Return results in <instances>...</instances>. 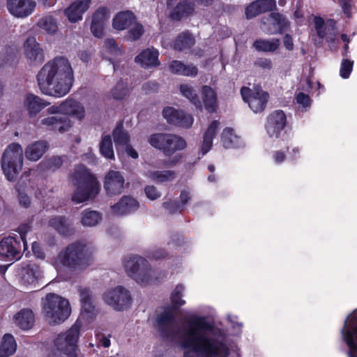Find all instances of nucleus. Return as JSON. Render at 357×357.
Returning <instances> with one entry per match:
<instances>
[{
    "label": "nucleus",
    "mask_w": 357,
    "mask_h": 357,
    "mask_svg": "<svg viewBox=\"0 0 357 357\" xmlns=\"http://www.w3.org/2000/svg\"><path fill=\"white\" fill-rule=\"evenodd\" d=\"M110 17V10L107 7L98 8L92 16L91 22H105Z\"/></svg>",
    "instance_id": "nucleus-51"
},
{
    "label": "nucleus",
    "mask_w": 357,
    "mask_h": 357,
    "mask_svg": "<svg viewBox=\"0 0 357 357\" xmlns=\"http://www.w3.org/2000/svg\"><path fill=\"white\" fill-rule=\"evenodd\" d=\"M220 122L217 120L211 121L203 132V140L201 146L202 155L207 153L213 146V140L220 130Z\"/></svg>",
    "instance_id": "nucleus-26"
},
{
    "label": "nucleus",
    "mask_w": 357,
    "mask_h": 357,
    "mask_svg": "<svg viewBox=\"0 0 357 357\" xmlns=\"http://www.w3.org/2000/svg\"><path fill=\"white\" fill-rule=\"evenodd\" d=\"M139 202L132 197L124 196L111 207L112 213L116 215H125L137 211Z\"/></svg>",
    "instance_id": "nucleus-23"
},
{
    "label": "nucleus",
    "mask_w": 357,
    "mask_h": 357,
    "mask_svg": "<svg viewBox=\"0 0 357 357\" xmlns=\"http://www.w3.org/2000/svg\"><path fill=\"white\" fill-rule=\"evenodd\" d=\"M91 31L97 38H101L105 33L104 24H91Z\"/></svg>",
    "instance_id": "nucleus-63"
},
{
    "label": "nucleus",
    "mask_w": 357,
    "mask_h": 357,
    "mask_svg": "<svg viewBox=\"0 0 357 357\" xmlns=\"http://www.w3.org/2000/svg\"><path fill=\"white\" fill-rule=\"evenodd\" d=\"M296 102L304 109L308 108L311 105V99L309 96L302 92L296 95Z\"/></svg>",
    "instance_id": "nucleus-58"
},
{
    "label": "nucleus",
    "mask_w": 357,
    "mask_h": 357,
    "mask_svg": "<svg viewBox=\"0 0 357 357\" xmlns=\"http://www.w3.org/2000/svg\"><path fill=\"white\" fill-rule=\"evenodd\" d=\"M186 145L187 144L185 140L181 137L168 133L163 153L165 155H171L176 151L184 149L186 147Z\"/></svg>",
    "instance_id": "nucleus-31"
},
{
    "label": "nucleus",
    "mask_w": 357,
    "mask_h": 357,
    "mask_svg": "<svg viewBox=\"0 0 357 357\" xmlns=\"http://www.w3.org/2000/svg\"><path fill=\"white\" fill-rule=\"evenodd\" d=\"M17 344L13 336L5 334L0 344V357H9L16 351Z\"/></svg>",
    "instance_id": "nucleus-36"
},
{
    "label": "nucleus",
    "mask_w": 357,
    "mask_h": 357,
    "mask_svg": "<svg viewBox=\"0 0 357 357\" xmlns=\"http://www.w3.org/2000/svg\"><path fill=\"white\" fill-rule=\"evenodd\" d=\"M100 151L101 155L107 159L114 158L112 141L109 135L102 137L100 143Z\"/></svg>",
    "instance_id": "nucleus-44"
},
{
    "label": "nucleus",
    "mask_w": 357,
    "mask_h": 357,
    "mask_svg": "<svg viewBox=\"0 0 357 357\" xmlns=\"http://www.w3.org/2000/svg\"><path fill=\"white\" fill-rule=\"evenodd\" d=\"M23 165V150L20 144L12 143L4 151L1 158V167L6 178L14 181Z\"/></svg>",
    "instance_id": "nucleus-8"
},
{
    "label": "nucleus",
    "mask_w": 357,
    "mask_h": 357,
    "mask_svg": "<svg viewBox=\"0 0 357 357\" xmlns=\"http://www.w3.org/2000/svg\"><path fill=\"white\" fill-rule=\"evenodd\" d=\"M123 266L128 275L142 286L150 284L155 280V271L144 257H127L123 261Z\"/></svg>",
    "instance_id": "nucleus-7"
},
{
    "label": "nucleus",
    "mask_w": 357,
    "mask_h": 357,
    "mask_svg": "<svg viewBox=\"0 0 357 357\" xmlns=\"http://www.w3.org/2000/svg\"><path fill=\"white\" fill-rule=\"evenodd\" d=\"M286 126L287 116L285 113L280 109H278L268 115L264 128L268 138L273 141L280 142L285 139Z\"/></svg>",
    "instance_id": "nucleus-9"
},
{
    "label": "nucleus",
    "mask_w": 357,
    "mask_h": 357,
    "mask_svg": "<svg viewBox=\"0 0 357 357\" xmlns=\"http://www.w3.org/2000/svg\"><path fill=\"white\" fill-rule=\"evenodd\" d=\"M162 116L168 123L184 128H190L194 121L190 114L172 107H165L162 111Z\"/></svg>",
    "instance_id": "nucleus-16"
},
{
    "label": "nucleus",
    "mask_w": 357,
    "mask_h": 357,
    "mask_svg": "<svg viewBox=\"0 0 357 357\" xmlns=\"http://www.w3.org/2000/svg\"><path fill=\"white\" fill-rule=\"evenodd\" d=\"M60 121L58 116L43 117L38 123L37 127L43 130L54 131L56 130Z\"/></svg>",
    "instance_id": "nucleus-45"
},
{
    "label": "nucleus",
    "mask_w": 357,
    "mask_h": 357,
    "mask_svg": "<svg viewBox=\"0 0 357 357\" xmlns=\"http://www.w3.org/2000/svg\"><path fill=\"white\" fill-rule=\"evenodd\" d=\"M255 66L263 70H269L273 68V63L270 59L268 58H258L255 61Z\"/></svg>",
    "instance_id": "nucleus-61"
},
{
    "label": "nucleus",
    "mask_w": 357,
    "mask_h": 357,
    "mask_svg": "<svg viewBox=\"0 0 357 357\" xmlns=\"http://www.w3.org/2000/svg\"><path fill=\"white\" fill-rule=\"evenodd\" d=\"M158 56L159 52L156 49L149 47L135 57V62L144 68L156 67L160 65Z\"/></svg>",
    "instance_id": "nucleus-27"
},
{
    "label": "nucleus",
    "mask_w": 357,
    "mask_h": 357,
    "mask_svg": "<svg viewBox=\"0 0 357 357\" xmlns=\"http://www.w3.org/2000/svg\"><path fill=\"white\" fill-rule=\"evenodd\" d=\"M241 94L243 100L255 113L264 110L269 98L268 93L259 86L253 89L243 86L241 90Z\"/></svg>",
    "instance_id": "nucleus-13"
},
{
    "label": "nucleus",
    "mask_w": 357,
    "mask_h": 357,
    "mask_svg": "<svg viewBox=\"0 0 357 357\" xmlns=\"http://www.w3.org/2000/svg\"><path fill=\"white\" fill-rule=\"evenodd\" d=\"M31 227L29 224H22L18 229V232L20 235L21 240L23 242L24 250L27 248L26 234L31 231Z\"/></svg>",
    "instance_id": "nucleus-60"
},
{
    "label": "nucleus",
    "mask_w": 357,
    "mask_h": 357,
    "mask_svg": "<svg viewBox=\"0 0 357 357\" xmlns=\"http://www.w3.org/2000/svg\"><path fill=\"white\" fill-rule=\"evenodd\" d=\"M42 311L45 320L50 325H59L70 316L71 308L65 298L49 293L42 299Z\"/></svg>",
    "instance_id": "nucleus-5"
},
{
    "label": "nucleus",
    "mask_w": 357,
    "mask_h": 357,
    "mask_svg": "<svg viewBox=\"0 0 357 357\" xmlns=\"http://www.w3.org/2000/svg\"><path fill=\"white\" fill-rule=\"evenodd\" d=\"M90 0H77L65 10V14L71 22L82 20V14L88 9Z\"/></svg>",
    "instance_id": "nucleus-28"
},
{
    "label": "nucleus",
    "mask_w": 357,
    "mask_h": 357,
    "mask_svg": "<svg viewBox=\"0 0 357 357\" xmlns=\"http://www.w3.org/2000/svg\"><path fill=\"white\" fill-rule=\"evenodd\" d=\"M195 44V39L192 36L184 32L180 34L174 42V48L179 51H183L190 48Z\"/></svg>",
    "instance_id": "nucleus-42"
},
{
    "label": "nucleus",
    "mask_w": 357,
    "mask_h": 357,
    "mask_svg": "<svg viewBox=\"0 0 357 357\" xmlns=\"http://www.w3.org/2000/svg\"><path fill=\"white\" fill-rule=\"evenodd\" d=\"M43 278L40 267L32 263H23L19 271L20 283L26 288H35Z\"/></svg>",
    "instance_id": "nucleus-14"
},
{
    "label": "nucleus",
    "mask_w": 357,
    "mask_h": 357,
    "mask_svg": "<svg viewBox=\"0 0 357 357\" xmlns=\"http://www.w3.org/2000/svg\"><path fill=\"white\" fill-rule=\"evenodd\" d=\"M103 301L116 311H123L130 307L132 298L130 291L122 286L106 290L102 294Z\"/></svg>",
    "instance_id": "nucleus-10"
},
{
    "label": "nucleus",
    "mask_w": 357,
    "mask_h": 357,
    "mask_svg": "<svg viewBox=\"0 0 357 357\" xmlns=\"http://www.w3.org/2000/svg\"><path fill=\"white\" fill-rule=\"evenodd\" d=\"M23 104L29 116L34 117L47 107L50 102L33 94H27L24 98Z\"/></svg>",
    "instance_id": "nucleus-25"
},
{
    "label": "nucleus",
    "mask_w": 357,
    "mask_h": 357,
    "mask_svg": "<svg viewBox=\"0 0 357 357\" xmlns=\"http://www.w3.org/2000/svg\"><path fill=\"white\" fill-rule=\"evenodd\" d=\"M181 93L188 99L197 109H202V102L193 87L188 84H183L180 86Z\"/></svg>",
    "instance_id": "nucleus-39"
},
{
    "label": "nucleus",
    "mask_w": 357,
    "mask_h": 357,
    "mask_svg": "<svg viewBox=\"0 0 357 357\" xmlns=\"http://www.w3.org/2000/svg\"><path fill=\"white\" fill-rule=\"evenodd\" d=\"M49 224L61 234L69 235L72 231L70 224L63 217L52 218L50 219Z\"/></svg>",
    "instance_id": "nucleus-38"
},
{
    "label": "nucleus",
    "mask_w": 357,
    "mask_h": 357,
    "mask_svg": "<svg viewBox=\"0 0 357 357\" xmlns=\"http://www.w3.org/2000/svg\"><path fill=\"white\" fill-rule=\"evenodd\" d=\"M21 246L15 238L0 239V261L13 263L21 257Z\"/></svg>",
    "instance_id": "nucleus-15"
},
{
    "label": "nucleus",
    "mask_w": 357,
    "mask_h": 357,
    "mask_svg": "<svg viewBox=\"0 0 357 357\" xmlns=\"http://www.w3.org/2000/svg\"><path fill=\"white\" fill-rule=\"evenodd\" d=\"M253 46L259 52H273L278 49L280 40L278 38L259 39L254 42Z\"/></svg>",
    "instance_id": "nucleus-37"
},
{
    "label": "nucleus",
    "mask_w": 357,
    "mask_h": 357,
    "mask_svg": "<svg viewBox=\"0 0 357 357\" xmlns=\"http://www.w3.org/2000/svg\"><path fill=\"white\" fill-rule=\"evenodd\" d=\"M178 0H167V6L169 9L173 8L170 12V17L173 20L179 21L182 18L192 15L195 12V5L189 0H183L178 3Z\"/></svg>",
    "instance_id": "nucleus-17"
},
{
    "label": "nucleus",
    "mask_w": 357,
    "mask_h": 357,
    "mask_svg": "<svg viewBox=\"0 0 357 357\" xmlns=\"http://www.w3.org/2000/svg\"><path fill=\"white\" fill-rule=\"evenodd\" d=\"M24 52L26 59L31 64H39L44 60L43 51L33 37L28 38L24 42Z\"/></svg>",
    "instance_id": "nucleus-20"
},
{
    "label": "nucleus",
    "mask_w": 357,
    "mask_h": 357,
    "mask_svg": "<svg viewBox=\"0 0 357 357\" xmlns=\"http://www.w3.org/2000/svg\"><path fill=\"white\" fill-rule=\"evenodd\" d=\"M144 193L146 197L152 201L157 199L161 196V192L153 185H146L144 188Z\"/></svg>",
    "instance_id": "nucleus-56"
},
{
    "label": "nucleus",
    "mask_w": 357,
    "mask_h": 357,
    "mask_svg": "<svg viewBox=\"0 0 357 357\" xmlns=\"http://www.w3.org/2000/svg\"><path fill=\"white\" fill-rule=\"evenodd\" d=\"M268 29H264L267 34L274 35L278 33H282L287 28L288 24H268Z\"/></svg>",
    "instance_id": "nucleus-55"
},
{
    "label": "nucleus",
    "mask_w": 357,
    "mask_h": 357,
    "mask_svg": "<svg viewBox=\"0 0 357 357\" xmlns=\"http://www.w3.org/2000/svg\"><path fill=\"white\" fill-rule=\"evenodd\" d=\"M114 142L116 145L126 146L129 142L128 133L123 130L122 126H118L113 131Z\"/></svg>",
    "instance_id": "nucleus-48"
},
{
    "label": "nucleus",
    "mask_w": 357,
    "mask_h": 357,
    "mask_svg": "<svg viewBox=\"0 0 357 357\" xmlns=\"http://www.w3.org/2000/svg\"><path fill=\"white\" fill-rule=\"evenodd\" d=\"M353 65L354 62L352 61L347 59H342L340 70V75L342 78L347 79L349 77L353 69Z\"/></svg>",
    "instance_id": "nucleus-53"
},
{
    "label": "nucleus",
    "mask_w": 357,
    "mask_h": 357,
    "mask_svg": "<svg viewBox=\"0 0 357 357\" xmlns=\"http://www.w3.org/2000/svg\"><path fill=\"white\" fill-rule=\"evenodd\" d=\"M111 94L116 100H121L128 94V88L127 84L120 81L112 89Z\"/></svg>",
    "instance_id": "nucleus-49"
},
{
    "label": "nucleus",
    "mask_w": 357,
    "mask_h": 357,
    "mask_svg": "<svg viewBox=\"0 0 357 357\" xmlns=\"http://www.w3.org/2000/svg\"><path fill=\"white\" fill-rule=\"evenodd\" d=\"M103 51V57L111 62H113L114 56L121 54V50L118 47L114 39L111 38L105 40Z\"/></svg>",
    "instance_id": "nucleus-41"
},
{
    "label": "nucleus",
    "mask_w": 357,
    "mask_h": 357,
    "mask_svg": "<svg viewBox=\"0 0 357 357\" xmlns=\"http://www.w3.org/2000/svg\"><path fill=\"white\" fill-rule=\"evenodd\" d=\"M220 142L225 149H241L245 146L243 139L230 128H225L220 135Z\"/></svg>",
    "instance_id": "nucleus-24"
},
{
    "label": "nucleus",
    "mask_w": 357,
    "mask_h": 357,
    "mask_svg": "<svg viewBox=\"0 0 357 357\" xmlns=\"http://www.w3.org/2000/svg\"><path fill=\"white\" fill-rule=\"evenodd\" d=\"M125 179L121 172L110 170L105 176L104 188L109 195L121 194L124 189Z\"/></svg>",
    "instance_id": "nucleus-18"
},
{
    "label": "nucleus",
    "mask_w": 357,
    "mask_h": 357,
    "mask_svg": "<svg viewBox=\"0 0 357 357\" xmlns=\"http://www.w3.org/2000/svg\"><path fill=\"white\" fill-rule=\"evenodd\" d=\"M15 323L22 329L30 328L34 321L33 312L29 309H22L14 316Z\"/></svg>",
    "instance_id": "nucleus-34"
},
{
    "label": "nucleus",
    "mask_w": 357,
    "mask_h": 357,
    "mask_svg": "<svg viewBox=\"0 0 357 357\" xmlns=\"http://www.w3.org/2000/svg\"><path fill=\"white\" fill-rule=\"evenodd\" d=\"M275 7V0H256L246 7V18L251 20L264 13L272 10Z\"/></svg>",
    "instance_id": "nucleus-22"
},
{
    "label": "nucleus",
    "mask_w": 357,
    "mask_h": 357,
    "mask_svg": "<svg viewBox=\"0 0 357 357\" xmlns=\"http://www.w3.org/2000/svg\"><path fill=\"white\" fill-rule=\"evenodd\" d=\"M81 323L77 321L68 330L58 335L50 357H76Z\"/></svg>",
    "instance_id": "nucleus-6"
},
{
    "label": "nucleus",
    "mask_w": 357,
    "mask_h": 357,
    "mask_svg": "<svg viewBox=\"0 0 357 357\" xmlns=\"http://www.w3.org/2000/svg\"><path fill=\"white\" fill-rule=\"evenodd\" d=\"M89 247L81 242L69 245L54 259V266L58 271L66 268L82 270L86 268L91 261Z\"/></svg>",
    "instance_id": "nucleus-3"
},
{
    "label": "nucleus",
    "mask_w": 357,
    "mask_h": 357,
    "mask_svg": "<svg viewBox=\"0 0 357 357\" xmlns=\"http://www.w3.org/2000/svg\"><path fill=\"white\" fill-rule=\"evenodd\" d=\"M73 123L70 119L60 117L59 123L56 130H58L60 133H64L68 132L73 127Z\"/></svg>",
    "instance_id": "nucleus-59"
},
{
    "label": "nucleus",
    "mask_w": 357,
    "mask_h": 357,
    "mask_svg": "<svg viewBox=\"0 0 357 357\" xmlns=\"http://www.w3.org/2000/svg\"><path fill=\"white\" fill-rule=\"evenodd\" d=\"M102 220L101 214L96 211L86 210L82 213V225L84 227H94Z\"/></svg>",
    "instance_id": "nucleus-40"
},
{
    "label": "nucleus",
    "mask_w": 357,
    "mask_h": 357,
    "mask_svg": "<svg viewBox=\"0 0 357 357\" xmlns=\"http://www.w3.org/2000/svg\"><path fill=\"white\" fill-rule=\"evenodd\" d=\"M340 6H341L343 13L347 17L351 16L352 1L351 0H340Z\"/></svg>",
    "instance_id": "nucleus-62"
},
{
    "label": "nucleus",
    "mask_w": 357,
    "mask_h": 357,
    "mask_svg": "<svg viewBox=\"0 0 357 357\" xmlns=\"http://www.w3.org/2000/svg\"><path fill=\"white\" fill-rule=\"evenodd\" d=\"M71 181L75 187L72 200L77 204L93 199L100 191L96 178L83 165L77 166L71 176Z\"/></svg>",
    "instance_id": "nucleus-4"
},
{
    "label": "nucleus",
    "mask_w": 357,
    "mask_h": 357,
    "mask_svg": "<svg viewBox=\"0 0 357 357\" xmlns=\"http://www.w3.org/2000/svg\"><path fill=\"white\" fill-rule=\"evenodd\" d=\"M48 149V144L46 141L40 140L28 145L24 151L27 160L31 161L38 160Z\"/></svg>",
    "instance_id": "nucleus-30"
},
{
    "label": "nucleus",
    "mask_w": 357,
    "mask_h": 357,
    "mask_svg": "<svg viewBox=\"0 0 357 357\" xmlns=\"http://www.w3.org/2000/svg\"><path fill=\"white\" fill-rule=\"evenodd\" d=\"M169 70L174 74L188 77H195L197 74V68L193 65H185L180 61H172L169 64Z\"/></svg>",
    "instance_id": "nucleus-33"
},
{
    "label": "nucleus",
    "mask_w": 357,
    "mask_h": 357,
    "mask_svg": "<svg viewBox=\"0 0 357 357\" xmlns=\"http://www.w3.org/2000/svg\"><path fill=\"white\" fill-rule=\"evenodd\" d=\"M136 20V16L131 10H123L119 12L114 18L112 22H132Z\"/></svg>",
    "instance_id": "nucleus-50"
},
{
    "label": "nucleus",
    "mask_w": 357,
    "mask_h": 357,
    "mask_svg": "<svg viewBox=\"0 0 357 357\" xmlns=\"http://www.w3.org/2000/svg\"><path fill=\"white\" fill-rule=\"evenodd\" d=\"M162 335L183 351V357H240L238 347L230 342L227 331L208 317L196 313L174 325L170 311L156 320Z\"/></svg>",
    "instance_id": "nucleus-1"
},
{
    "label": "nucleus",
    "mask_w": 357,
    "mask_h": 357,
    "mask_svg": "<svg viewBox=\"0 0 357 357\" xmlns=\"http://www.w3.org/2000/svg\"><path fill=\"white\" fill-rule=\"evenodd\" d=\"M145 255L149 259L158 260L164 258L167 255V253L162 248H154L148 250Z\"/></svg>",
    "instance_id": "nucleus-54"
},
{
    "label": "nucleus",
    "mask_w": 357,
    "mask_h": 357,
    "mask_svg": "<svg viewBox=\"0 0 357 357\" xmlns=\"http://www.w3.org/2000/svg\"><path fill=\"white\" fill-rule=\"evenodd\" d=\"M341 336L349 348V351H347L348 357H357V355L354 354L357 353V309L347 317L344 326L341 329Z\"/></svg>",
    "instance_id": "nucleus-11"
},
{
    "label": "nucleus",
    "mask_w": 357,
    "mask_h": 357,
    "mask_svg": "<svg viewBox=\"0 0 357 357\" xmlns=\"http://www.w3.org/2000/svg\"><path fill=\"white\" fill-rule=\"evenodd\" d=\"M271 159L275 165H281L287 159L286 152L282 149L273 151L271 153Z\"/></svg>",
    "instance_id": "nucleus-57"
},
{
    "label": "nucleus",
    "mask_w": 357,
    "mask_h": 357,
    "mask_svg": "<svg viewBox=\"0 0 357 357\" xmlns=\"http://www.w3.org/2000/svg\"><path fill=\"white\" fill-rule=\"evenodd\" d=\"M36 7L33 0H7V8L11 15L25 17L32 13Z\"/></svg>",
    "instance_id": "nucleus-19"
},
{
    "label": "nucleus",
    "mask_w": 357,
    "mask_h": 357,
    "mask_svg": "<svg viewBox=\"0 0 357 357\" xmlns=\"http://www.w3.org/2000/svg\"><path fill=\"white\" fill-rule=\"evenodd\" d=\"M114 29L118 31L128 30L126 38L129 40H138L144 33L142 24H112Z\"/></svg>",
    "instance_id": "nucleus-32"
},
{
    "label": "nucleus",
    "mask_w": 357,
    "mask_h": 357,
    "mask_svg": "<svg viewBox=\"0 0 357 357\" xmlns=\"http://www.w3.org/2000/svg\"><path fill=\"white\" fill-rule=\"evenodd\" d=\"M168 133H155L149 137V143L154 148L162 152L167 142Z\"/></svg>",
    "instance_id": "nucleus-47"
},
{
    "label": "nucleus",
    "mask_w": 357,
    "mask_h": 357,
    "mask_svg": "<svg viewBox=\"0 0 357 357\" xmlns=\"http://www.w3.org/2000/svg\"><path fill=\"white\" fill-rule=\"evenodd\" d=\"M289 151V160L291 161H296L298 160L301 153V149L298 146H294L290 149L287 148Z\"/></svg>",
    "instance_id": "nucleus-64"
},
{
    "label": "nucleus",
    "mask_w": 357,
    "mask_h": 357,
    "mask_svg": "<svg viewBox=\"0 0 357 357\" xmlns=\"http://www.w3.org/2000/svg\"><path fill=\"white\" fill-rule=\"evenodd\" d=\"M312 36L316 43H321L324 38L333 40L335 36L334 26L331 24H315Z\"/></svg>",
    "instance_id": "nucleus-29"
},
{
    "label": "nucleus",
    "mask_w": 357,
    "mask_h": 357,
    "mask_svg": "<svg viewBox=\"0 0 357 357\" xmlns=\"http://www.w3.org/2000/svg\"><path fill=\"white\" fill-rule=\"evenodd\" d=\"M37 82L43 94L55 98L65 96L74 82V72L70 63L63 56L48 61L38 71Z\"/></svg>",
    "instance_id": "nucleus-2"
},
{
    "label": "nucleus",
    "mask_w": 357,
    "mask_h": 357,
    "mask_svg": "<svg viewBox=\"0 0 357 357\" xmlns=\"http://www.w3.org/2000/svg\"><path fill=\"white\" fill-rule=\"evenodd\" d=\"M79 294L82 310L86 313H93L94 311V305L89 290L86 288H81L79 289Z\"/></svg>",
    "instance_id": "nucleus-43"
},
{
    "label": "nucleus",
    "mask_w": 357,
    "mask_h": 357,
    "mask_svg": "<svg viewBox=\"0 0 357 357\" xmlns=\"http://www.w3.org/2000/svg\"><path fill=\"white\" fill-rule=\"evenodd\" d=\"M185 291V287L182 284H177L170 295V300L173 305L180 307L185 304V301L183 299Z\"/></svg>",
    "instance_id": "nucleus-46"
},
{
    "label": "nucleus",
    "mask_w": 357,
    "mask_h": 357,
    "mask_svg": "<svg viewBox=\"0 0 357 357\" xmlns=\"http://www.w3.org/2000/svg\"><path fill=\"white\" fill-rule=\"evenodd\" d=\"M49 114H63L70 116L78 121H82L86 116L84 105L74 99H66L59 104L53 105L47 109Z\"/></svg>",
    "instance_id": "nucleus-12"
},
{
    "label": "nucleus",
    "mask_w": 357,
    "mask_h": 357,
    "mask_svg": "<svg viewBox=\"0 0 357 357\" xmlns=\"http://www.w3.org/2000/svg\"><path fill=\"white\" fill-rule=\"evenodd\" d=\"M63 163V159L59 156H52L43 160L40 165L45 169L51 171H54L59 168Z\"/></svg>",
    "instance_id": "nucleus-52"
},
{
    "label": "nucleus",
    "mask_w": 357,
    "mask_h": 357,
    "mask_svg": "<svg viewBox=\"0 0 357 357\" xmlns=\"http://www.w3.org/2000/svg\"><path fill=\"white\" fill-rule=\"evenodd\" d=\"M203 102L205 109L208 112H214L217 108V96L215 91L208 86H204L202 89Z\"/></svg>",
    "instance_id": "nucleus-35"
},
{
    "label": "nucleus",
    "mask_w": 357,
    "mask_h": 357,
    "mask_svg": "<svg viewBox=\"0 0 357 357\" xmlns=\"http://www.w3.org/2000/svg\"><path fill=\"white\" fill-rule=\"evenodd\" d=\"M142 174L147 179L157 183L170 182L176 178V173L172 170H157L151 165L144 167Z\"/></svg>",
    "instance_id": "nucleus-21"
}]
</instances>
